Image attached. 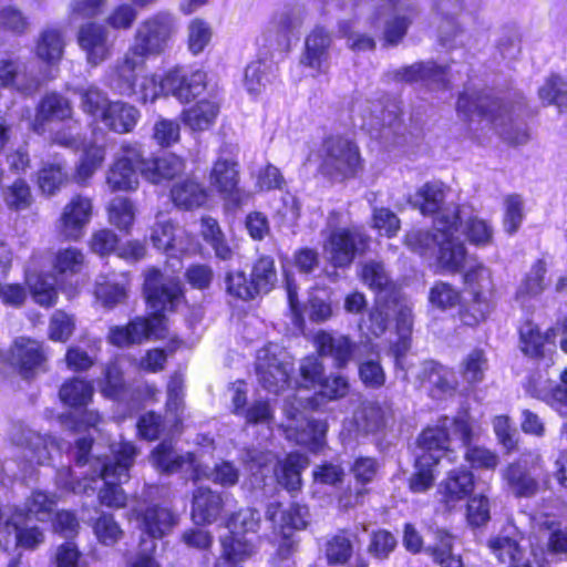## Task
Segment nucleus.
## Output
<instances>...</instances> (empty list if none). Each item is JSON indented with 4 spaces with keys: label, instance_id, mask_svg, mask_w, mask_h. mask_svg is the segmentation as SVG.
Returning <instances> with one entry per match:
<instances>
[{
    "label": "nucleus",
    "instance_id": "f257e3e1",
    "mask_svg": "<svg viewBox=\"0 0 567 567\" xmlns=\"http://www.w3.org/2000/svg\"><path fill=\"white\" fill-rule=\"evenodd\" d=\"M477 425L468 413H460L454 419L443 417L435 426L426 427L419 437L421 453L415 462V473L410 480V487L415 493L429 489L435 480L434 467L442 457L454 462L451 449L452 437H458L467 445L465 460L476 470H495L499 457L494 451L480 445H470L476 435Z\"/></svg>",
    "mask_w": 567,
    "mask_h": 567
},
{
    "label": "nucleus",
    "instance_id": "f03ea898",
    "mask_svg": "<svg viewBox=\"0 0 567 567\" xmlns=\"http://www.w3.org/2000/svg\"><path fill=\"white\" fill-rule=\"evenodd\" d=\"M91 446V439L82 437L76 441L74 455L76 467L89 466V470L80 472L79 474L83 477L76 481H74V473L70 470L60 471L56 477L58 486L75 494H89L90 491L95 489L91 484L103 481V486L97 494L100 504L110 508L124 507L127 498L121 484L130 478V468L134 464L137 449L131 442H121L111 445L110 457L91 460L87 457Z\"/></svg>",
    "mask_w": 567,
    "mask_h": 567
},
{
    "label": "nucleus",
    "instance_id": "7ed1b4c3",
    "mask_svg": "<svg viewBox=\"0 0 567 567\" xmlns=\"http://www.w3.org/2000/svg\"><path fill=\"white\" fill-rule=\"evenodd\" d=\"M446 188L442 183L423 185L415 195V202L423 215L436 214L434 233L412 229L404 237V245L413 252L426 257L437 247V265L444 270L455 272L466 258V248L453 240V230L461 219L460 209L444 206Z\"/></svg>",
    "mask_w": 567,
    "mask_h": 567
},
{
    "label": "nucleus",
    "instance_id": "20e7f679",
    "mask_svg": "<svg viewBox=\"0 0 567 567\" xmlns=\"http://www.w3.org/2000/svg\"><path fill=\"white\" fill-rule=\"evenodd\" d=\"M144 293L154 315L150 318L137 317L127 326L112 327L107 337L112 344L128 347L147 339H164L168 336L166 319L159 312L173 310L178 305L182 299L181 281L152 268L145 272Z\"/></svg>",
    "mask_w": 567,
    "mask_h": 567
},
{
    "label": "nucleus",
    "instance_id": "39448f33",
    "mask_svg": "<svg viewBox=\"0 0 567 567\" xmlns=\"http://www.w3.org/2000/svg\"><path fill=\"white\" fill-rule=\"evenodd\" d=\"M392 313L396 321L398 341L392 344L391 351L395 359V365L408 372L404 365V355L410 349L412 333V309L403 300L393 298L388 300L385 296H378L374 308L369 312L367 320L359 324L360 332L370 341V336L380 337L386 330L389 316Z\"/></svg>",
    "mask_w": 567,
    "mask_h": 567
},
{
    "label": "nucleus",
    "instance_id": "423d86ee",
    "mask_svg": "<svg viewBox=\"0 0 567 567\" xmlns=\"http://www.w3.org/2000/svg\"><path fill=\"white\" fill-rule=\"evenodd\" d=\"M177 32L176 18L159 11L143 19L133 34V42L120 59L126 68L145 65L148 58L163 54Z\"/></svg>",
    "mask_w": 567,
    "mask_h": 567
},
{
    "label": "nucleus",
    "instance_id": "0eeeda50",
    "mask_svg": "<svg viewBox=\"0 0 567 567\" xmlns=\"http://www.w3.org/2000/svg\"><path fill=\"white\" fill-rule=\"evenodd\" d=\"M64 47L63 35L58 29L43 30L35 44L37 56L48 65L41 80H29L27 74L21 72L20 65L2 60V87L12 85L23 94L35 92L42 81L54 79L58 75V64L63 56Z\"/></svg>",
    "mask_w": 567,
    "mask_h": 567
},
{
    "label": "nucleus",
    "instance_id": "6e6552de",
    "mask_svg": "<svg viewBox=\"0 0 567 567\" xmlns=\"http://www.w3.org/2000/svg\"><path fill=\"white\" fill-rule=\"evenodd\" d=\"M456 111L460 116L467 120L487 118L494 124L501 136L511 144L520 145L529 138L526 127L516 122L509 109L497 99L463 93L457 100Z\"/></svg>",
    "mask_w": 567,
    "mask_h": 567
},
{
    "label": "nucleus",
    "instance_id": "1a4fd4ad",
    "mask_svg": "<svg viewBox=\"0 0 567 567\" xmlns=\"http://www.w3.org/2000/svg\"><path fill=\"white\" fill-rule=\"evenodd\" d=\"M145 65L126 68L125 61L117 60L106 74V84L114 92L135 97L140 103H154L159 96L167 95L164 86V75L155 73L138 75L137 70Z\"/></svg>",
    "mask_w": 567,
    "mask_h": 567
},
{
    "label": "nucleus",
    "instance_id": "9d476101",
    "mask_svg": "<svg viewBox=\"0 0 567 567\" xmlns=\"http://www.w3.org/2000/svg\"><path fill=\"white\" fill-rule=\"evenodd\" d=\"M467 291L472 301L462 313V321L466 326H476L487 319L494 308V281L491 270L483 264H477L464 275Z\"/></svg>",
    "mask_w": 567,
    "mask_h": 567
},
{
    "label": "nucleus",
    "instance_id": "9b49d317",
    "mask_svg": "<svg viewBox=\"0 0 567 567\" xmlns=\"http://www.w3.org/2000/svg\"><path fill=\"white\" fill-rule=\"evenodd\" d=\"M143 164L142 146L138 143L123 142L106 172L107 188L112 193L136 190L140 185L137 168L142 173Z\"/></svg>",
    "mask_w": 567,
    "mask_h": 567
},
{
    "label": "nucleus",
    "instance_id": "f8f14e48",
    "mask_svg": "<svg viewBox=\"0 0 567 567\" xmlns=\"http://www.w3.org/2000/svg\"><path fill=\"white\" fill-rule=\"evenodd\" d=\"M293 362L277 344H269L257 352L256 374L259 383L269 392L280 393L291 384Z\"/></svg>",
    "mask_w": 567,
    "mask_h": 567
},
{
    "label": "nucleus",
    "instance_id": "ddd939ff",
    "mask_svg": "<svg viewBox=\"0 0 567 567\" xmlns=\"http://www.w3.org/2000/svg\"><path fill=\"white\" fill-rule=\"evenodd\" d=\"M322 169L334 178L354 177L362 169L358 146L343 136H330L323 143Z\"/></svg>",
    "mask_w": 567,
    "mask_h": 567
},
{
    "label": "nucleus",
    "instance_id": "4468645a",
    "mask_svg": "<svg viewBox=\"0 0 567 567\" xmlns=\"http://www.w3.org/2000/svg\"><path fill=\"white\" fill-rule=\"evenodd\" d=\"M266 517L271 522L274 532L281 535L282 539L278 547V555L280 558L287 559L296 550L298 543L292 537V532L303 529L307 526L308 509L298 504L282 507L281 504L274 503L268 505Z\"/></svg>",
    "mask_w": 567,
    "mask_h": 567
},
{
    "label": "nucleus",
    "instance_id": "2eb2a0df",
    "mask_svg": "<svg viewBox=\"0 0 567 567\" xmlns=\"http://www.w3.org/2000/svg\"><path fill=\"white\" fill-rule=\"evenodd\" d=\"M315 346L321 357L331 358L338 369L346 368L353 358H361L363 352L377 353V344L371 341L353 342L348 336L319 331L315 336Z\"/></svg>",
    "mask_w": 567,
    "mask_h": 567
},
{
    "label": "nucleus",
    "instance_id": "dca6fc26",
    "mask_svg": "<svg viewBox=\"0 0 567 567\" xmlns=\"http://www.w3.org/2000/svg\"><path fill=\"white\" fill-rule=\"evenodd\" d=\"M238 164L233 158L220 155L213 165L209 183L231 207H239L249 198V194L238 187Z\"/></svg>",
    "mask_w": 567,
    "mask_h": 567
},
{
    "label": "nucleus",
    "instance_id": "f3484780",
    "mask_svg": "<svg viewBox=\"0 0 567 567\" xmlns=\"http://www.w3.org/2000/svg\"><path fill=\"white\" fill-rule=\"evenodd\" d=\"M306 16V8L299 3L287 4L275 11L262 32L265 43L276 48L286 47L290 33L302 25Z\"/></svg>",
    "mask_w": 567,
    "mask_h": 567
},
{
    "label": "nucleus",
    "instance_id": "a211bd4d",
    "mask_svg": "<svg viewBox=\"0 0 567 567\" xmlns=\"http://www.w3.org/2000/svg\"><path fill=\"white\" fill-rule=\"evenodd\" d=\"M540 463L539 455H535L529 465L526 457L522 456L516 462L509 463L501 471L505 488L515 497H533L539 491V482L533 475Z\"/></svg>",
    "mask_w": 567,
    "mask_h": 567
},
{
    "label": "nucleus",
    "instance_id": "6ab92c4d",
    "mask_svg": "<svg viewBox=\"0 0 567 567\" xmlns=\"http://www.w3.org/2000/svg\"><path fill=\"white\" fill-rule=\"evenodd\" d=\"M365 245L367 239L358 228H340L331 231L323 250L333 266L343 267L350 265Z\"/></svg>",
    "mask_w": 567,
    "mask_h": 567
},
{
    "label": "nucleus",
    "instance_id": "aec40b11",
    "mask_svg": "<svg viewBox=\"0 0 567 567\" xmlns=\"http://www.w3.org/2000/svg\"><path fill=\"white\" fill-rule=\"evenodd\" d=\"M164 86L167 95L182 103H188L200 95L206 89V73L185 66H175L164 74Z\"/></svg>",
    "mask_w": 567,
    "mask_h": 567
},
{
    "label": "nucleus",
    "instance_id": "412c9836",
    "mask_svg": "<svg viewBox=\"0 0 567 567\" xmlns=\"http://www.w3.org/2000/svg\"><path fill=\"white\" fill-rule=\"evenodd\" d=\"M93 203L82 195L73 196L63 207L58 221L61 236L69 240H79L85 234L91 221Z\"/></svg>",
    "mask_w": 567,
    "mask_h": 567
},
{
    "label": "nucleus",
    "instance_id": "4be33fe9",
    "mask_svg": "<svg viewBox=\"0 0 567 567\" xmlns=\"http://www.w3.org/2000/svg\"><path fill=\"white\" fill-rule=\"evenodd\" d=\"M78 42L84 51L89 64L96 66L107 60L113 51L105 27L90 22L83 24L78 33Z\"/></svg>",
    "mask_w": 567,
    "mask_h": 567
},
{
    "label": "nucleus",
    "instance_id": "5701e85b",
    "mask_svg": "<svg viewBox=\"0 0 567 567\" xmlns=\"http://www.w3.org/2000/svg\"><path fill=\"white\" fill-rule=\"evenodd\" d=\"M530 547L532 554L537 558V548L540 554H544L543 547L539 542L546 538V547L550 554H566L567 553V528H554V522L549 520L547 516H530Z\"/></svg>",
    "mask_w": 567,
    "mask_h": 567
},
{
    "label": "nucleus",
    "instance_id": "b1692460",
    "mask_svg": "<svg viewBox=\"0 0 567 567\" xmlns=\"http://www.w3.org/2000/svg\"><path fill=\"white\" fill-rule=\"evenodd\" d=\"M151 464L162 473H175L177 471L190 472L192 476H199V464L192 453H179L171 441L159 443L150 455Z\"/></svg>",
    "mask_w": 567,
    "mask_h": 567
},
{
    "label": "nucleus",
    "instance_id": "393cba45",
    "mask_svg": "<svg viewBox=\"0 0 567 567\" xmlns=\"http://www.w3.org/2000/svg\"><path fill=\"white\" fill-rule=\"evenodd\" d=\"M474 486V475L471 471L466 468L452 470L439 484L440 503L445 509L452 511L472 494Z\"/></svg>",
    "mask_w": 567,
    "mask_h": 567
},
{
    "label": "nucleus",
    "instance_id": "a878e982",
    "mask_svg": "<svg viewBox=\"0 0 567 567\" xmlns=\"http://www.w3.org/2000/svg\"><path fill=\"white\" fill-rule=\"evenodd\" d=\"M331 37L323 28L313 29L305 41V50L300 62L310 69L312 74H323L329 70Z\"/></svg>",
    "mask_w": 567,
    "mask_h": 567
},
{
    "label": "nucleus",
    "instance_id": "bb28decb",
    "mask_svg": "<svg viewBox=\"0 0 567 567\" xmlns=\"http://www.w3.org/2000/svg\"><path fill=\"white\" fill-rule=\"evenodd\" d=\"M518 534L517 528L509 525L488 540V547L501 564L509 567H533L518 544Z\"/></svg>",
    "mask_w": 567,
    "mask_h": 567
},
{
    "label": "nucleus",
    "instance_id": "cd10ccee",
    "mask_svg": "<svg viewBox=\"0 0 567 567\" xmlns=\"http://www.w3.org/2000/svg\"><path fill=\"white\" fill-rule=\"evenodd\" d=\"M292 420L285 425L286 436L297 444L306 445L311 452L317 453L322 450L326 443L327 423L322 421L297 419L290 415Z\"/></svg>",
    "mask_w": 567,
    "mask_h": 567
},
{
    "label": "nucleus",
    "instance_id": "c85d7f7f",
    "mask_svg": "<svg viewBox=\"0 0 567 567\" xmlns=\"http://www.w3.org/2000/svg\"><path fill=\"white\" fill-rule=\"evenodd\" d=\"M561 384L553 385L542 375L530 377L525 384L526 392L550 405L560 415H567V368L560 375Z\"/></svg>",
    "mask_w": 567,
    "mask_h": 567
},
{
    "label": "nucleus",
    "instance_id": "c756f323",
    "mask_svg": "<svg viewBox=\"0 0 567 567\" xmlns=\"http://www.w3.org/2000/svg\"><path fill=\"white\" fill-rule=\"evenodd\" d=\"M390 8L384 16L383 37L386 43L396 44L416 16L414 6L408 0H389Z\"/></svg>",
    "mask_w": 567,
    "mask_h": 567
},
{
    "label": "nucleus",
    "instance_id": "7c9ffc66",
    "mask_svg": "<svg viewBox=\"0 0 567 567\" xmlns=\"http://www.w3.org/2000/svg\"><path fill=\"white\" fill-rule=\"evenodd\" d=\"M128 518L136 519L141 530L154 539L171 533L178 523V517L172 511L159 506L148 507L144 513L132 509Z\"/></svg>",
    "mask_w": 567,
    "mask_h": 567
},
{
    "label": "nucleus",
    "instance_id": "2f4dec72",
    "mask_svg": "<svg viewBox=\"0 0 567 567\" xmlns=\"http://www.w3.org/2000/svg\"><path fill=\"white\" fill-rule=\"evenodd\" d=\"M229 499L228 495L198 487L193 495L192 519L197 525L210 524L217 519Z\"/></svg>",
    "mask_w": 567,
    "mask_h": 567
},
{
    "label": "nucleus",
    "instance_id": "473e14b6",
    "mask_svg": "<svg viewBox=\"0 0 567 567\" xmlns=\"http://www.w3.org/2000/svg\"><path fill=\"white\" fill-rule=\"evenodd\" d=\"M395 79L401 82H423L429 86L444 87L447 81L446 70L434 62L414 63L395 71Z\"/></svg>",
    "mask_w": 567,
    "mask_h": 567
},
{
    "label": "nucleus",
    "instance_id": "72a5a7b5",
    "mask_svg": "<svg viewBox=\"0 0 567 567\" xmlns=\"http://www.w3.org/2000/svg\"><path fill=\"white\" fill-rule=\"evenodd\" d=\"M29 519L30 517L24 516V513L20 511L8 519L6 526L2 527V534L6 533L8 536L13 534L16 547L34 549L44 540L43 533L37 526H30Z\"/></svg>",
    "mask_w": 567,
    "mask_h": 567
},
{
    "label": "nucleus",
    "instance_id": "f704fd0d",
    "mask_svg": "<svg viewBox=\"0 0 567 567\" xmlns=\"http://www.w3.org/2000/svg\"><path fill=\"white\" fill-rule=\"evenodd\" d=\"M417 375H423L422 382L427 384L432 396L452 393L456 388L454 372L434 361H426L421 364Z\"/></svg>",
    "mask_w": 567,
    "mask_h": 567
},
{
    "label": "nucleus",
    "instance_id": "c9c22d12",
    "mask_svg": "<svg viewBox=\"0 0 567 567\" xmlns=\"http://www.w3.org/2000/svg\"><path fill=\"white\" fill-rule=\"evenodd\" d=\"M461 219L456 223V229L453 230V240L456 244H464L458 240V238L455 236V234L458 231V226H462L463 234L465 235L467 241L471 245H474L476 247H486L493 244L494 239V228L492 224L483 219L478 216H470L468 218L464 219L465 212L464 209H460Z\"/></svg>",
    "mask_w": 567,
    "mask_h": 567
},
{
    "label": "nucleus",
    "instance_id": "e433bc0d",
    "mask_svg": "<svg viewBox=\"0 0 567 567\" xmlns=\"http://www.w3.org/2000/svg\"><path fill=\"white\" fill-rule=\"evenodd\" d=\"M184 169V159L169 153L154 159L144 158L142 176L153 184H158L164 179L174 178L183 173Z\"/></svg>",
    "mask_w": 567,
    "mask_h": 567
},
{
    "label": "nucleus",
    "instance_id": "4c0bfd02",
    "mask_svg": "<svg viewBox=\"0 0 567 567\" xmlns=\"http://www.w3.org/2000/svg\"><path fill=\"white\" fill-rule=\"evenodd\" d=\"M71 115L72 106L65 97L56 93L48 94L38 107L33 130L42 134L47 121H64L71 118Z\"/></svg>",
    "mask_w": 567,
    "mask_h": 567
},
{
    "label": "nucleus",
    "instance_id": "58836bf2",
    "mask_svg": "<svg viewBox=\"0 0 567 567\" xmlns=\"http://www.w3.org/2000/svg\"><path fill=\"white\" fill-rule=\"evenodd\" d=\"M140 116V111L135 106L126 102L113 101L111 105H109L101 123L115 133L124 134L135 127Z\"/></svg>",
    "mask_w": 567,
    "mask_h": 567
},
{
    "label": "nucleus",
    "instance_id": "ea45409f",
    "mask_svg": "<svg viewBox=\"0 0 567 567\" xmlns=\"http://www.w3.org/2000/svg\"><path fill=\"white\" fill-rule=\"evenodd\" d=\"M555 337L556 332L554 329L542 332L535 323L527 321L519 329L520 350L532 358L542 357L547 347L554 346Z\"/></svg>",
    "mask_w": 567,
    "mask_h": 567
},
{
    "label": "nucleus",
    "instance_id": "a19ab883",
    "mask_svg": "<svg viewBox=\"0 0 567 567\" xmlns=\"http://www.w3.org/2000/svg\"><path fill=\"white\" fill-rule=\"evenodd\" d=\"M11 360L14 364L19 365L23 375L28 377V373L44 362L45 355L40 342L19 338L14 341V346L11 350Z\"/></svg>",
    "mask_w": 567,
    "mask_h": 567
},
{
    "label": "nucleus",
    "instance_id": "79ce46f5",
    "mask_svg": "<svg viewBox=\"0 0 567 567\" xmlns=\"http://www.w3.org/2000/svg\"><path fill=\"white\" fill-rule=\"evenodd\" d=\"M23 441L18 444H25L24 457L30 463L44 464L50 457L52 451H62L63 447L54 439L45 437L31 430H23Z\"/></svg>",
    "mask_w": 567,
    "mask_h": 567
},
{
    "label": "nucleus",
    "instance_id": "37998d69",
    "mask_svg": "<svg viewBox=\"0 0 567 567\" xmlns=\"http://www.w3.org/2000/svg\"><path fill=\"white\" fill-rule=\"evenodd\" d=\"M218 113V104L210 99H204L185 109L182 113V121L192 131L203 132L214 125Z\"/></svg>",
    "mask_w": 567,
    "mask_h": 567
},
{
    "label": "nucleus",
    "instance_id": "c03bdc74",
    "mask_svg": "<svg viewBox=\"0 0 567 567\" xmlns=\"http://www.w3.org/2000/svg\"><path fill=\"white\" fill-rule=\"evenodd\" d=\"M84 265V255L82 251L74 247L60 249L54 258V270L58 274V278L61 280V289L69 297H72L74 292L65 286V278L69 276L76 275L81 271Z\"/></svg>",
    "mask_w": 567,
    "mask_h": 567
},
{
    "label": "nucleus",
    "instance_id": "a18cd8bd",
    "mask_svg": "<svg viewBox=\"0 0 567 567\" xmlns=\"http://www.w3.org/2000/svg\"><path fill=\"white\" fill-rule=\"evenodd\" d=\"M275 470L279 484L293 492L301 486V471L308 466V458L299 453H290Z\"/></svg>",
    "mask_w": 567,
    "mask_h": 567
},
{
    "label": "nucleus",
    "instance_id": "49530a36",
    "mask_svg": "<svg viewBox=\"0 0 567 567\" xmlns=\"http://www.w3.org/2000/svg\"><path fill=\"white\" fill-rule=\"evenodd\" d=\"M127 284L128 280L124 276L120 280L101 276L95 287L96 299L104 307L113 308L126 299Z\"/></svg>",
    "mask_w": 567,
    "mask_h": 567
},
{
    "label": "nucleus",
    "instance_id": "de8ad7c7",
    "mask_svg": "<svg viewBox=\"0 0 567 567\" xmlns=\"http://www.w3.org/2000/svg\"><path fill=\"white\" fill-rule=\"evenodd\" d=\"M172 199L176 206L192 209L206 203L207 192L199 183L187 179L173 187Z\"/></svg>",
    "mask_w": 567,
    "mask_h": 567
},
{
    "label": "nucleus",
    "instance_id": "09e8293b",
    "mask_svg": "<svg viewBox=\"0 0 567 567\" xmlns=\"http://www.w3.org/2000/svg\"><path fill=\"white\" fill-rule=\"evenodd\" d=\"M75 92L80 95L83 112L94 121L101 122L109 105L113 102L109 100L107 94L95 85L79 87Z\"/></svg>",
    "mask_w": 567,
    "mask_h": 567
},
{
    "label": "nucleus",
    "instance_id": "8fccbe9b",
    "mask_svg": "<svg viewBox=\"0 0 567 567\" xmlns=\"http://www.w3.org/2000/svg\"><path fill=\"white\" fill-rule=\"evenodd\" d=\"M435 544L425 549L433 560L440 567H463L461 556L453 553V536L444 530H439L435 534Z\"/></svg>",
    "mask_w": 567,
    "mask_h": 567
},
{
    "label": "nucleus",
    "instance_id": "3c124183",
    "mask_svg": "<svg viewBox=\"0 0 567 567\" xmlns=\"http://www.w3.org/2000/svg\"><path fill=\"white\" fill-rule=\"evenodd\" d=\"M28 284L34 301L42 307H51L58 300L55 286H61V280L50 274L28 277Z\"/></svg>",
    "mask_w": 567,
    "mask_h": 567
},
{
    "label": "nucleus",
    "instance_id": "603ef678",
    "mask_svg": "<svg viewBox=\"0 0 567 567\" xmlns=\"http://www.w3.org/2000/svg\"><path fill=\"white\" fill-rule=\"evenodd\" d=\"M111 225L118 230L128 233L135 220V206L133 202L123 196L114 197L106 207Z\"/></svg>",
    "mask_w": 567,
    "mask_h": 567
},
{
    "label": "nucleus",
    "instance_id": "864d4df0",
    "mask_svg": "<svg viewBox=\"0 0 567 567\" xmlns=\"http://www.w3.org/2000/svg\"><path fill=\"white\" fill-rule=\"evenodd\" d=\"M546 271L545 262L543 260H537L520 281L516 291V299L524 303L528 299L540 295L546 287L544 281Z\"/></svg>",
    "mask_w": 567,
    "mask_h": 567
},
{
    "label": "nucleus",
    "instance_id": "5fc2aeb1",
    "mask_svg": "<svg viewBox=\"0 0 567 567\" xmlns=\"http://www.w3.org/2000/svg\"><path fill=\"white\" fill-rule=\"evenodd\" d=\"M177 229L169 220H164L162 217H157V221L152 228L151 241L154 247L158 250L169 251L176 249L184 251L185 247L176 235Z\"/></svg>",
    "mask_w": 567,
    "mask_h": 567
},
{
    "label": "nucleus",
    "instance_id": "6e6d98bb",
    "mask_svg": "<svg viewBox=\"0 0 567 567\" xmlns=\"http://www.w3.org/2000/svg\"><path fill=\"white\" fill-rule=\"evenodd\" d=\"M69 178L65 164L48 163L40 169L38 174V185L42 193L54 195L66 184Z\"/></svg>",
    "mask_w": 567,
    "mask_h": 567
},
{
    "label": "nucleus",
    "instance_id": "4d7b16f0",
    "mask_svg": "<svg viewBox=\"0 0 567 567\" xmlns=\"http://www.w3.org/2000/svg\"><path fill=\"white\" fill-rule=\"evenodd\" d=\"M250 280L256 288L257 295L269 292L277 282L274 259L268 256L260 257L252 267Z\"/></svg>",
    "mask_w": 567,
    "mask_h": 567
},
{
    "label": "nucleus",
    "instance_id": "13d9d810",
    "mask_svg": "<svg viewBox=\"0 0 567 567\" xmlns=\"http://www.w3.org/2000/svg\"><path fill=\"white\" fill-rule=\"evenodd\" d=\"M92 529L99 543L104 546H113L124 535L114 516L104 512H101L97 518L92 522Z\"/></svg>",
    "mask_w": 567,
    "mask_h": 567
},
{
    "label": "nucleus",
    "instance_id": "bf43d9fd",
    "mask_svg": "<svg viewBox=\"0 0 567 567\" xmlns=\"http://www.w3.org/2000/svg\"><path fill=\"white\" fill-rule=\"evenodd\" d=\"M200 231L203 238L212 246L218 258L227 260L231 257L233 251L216 219L203 217Z\"/></svg>",
    "mask_w": 567,
    "mask_h": 567
},
{
    "label": "nucleus",
    "instance_id": "052dcab7",
    "mask_svg": "<svg viewBox=\"0 0 567 567\" xmlns=\"http://www.w3.org/2000/svg\"><path fill=\"white\" fill-rule=\"evenodd\" d=\"M359 361V375L364 385L369 388H380L385 382V373L379 361V349L375 354L363 352Z\"/></svg>",
    "mask_w": 567,
    "mask_h": 567
},
{
    "label": "nucleus",
    "instance_id": "680f3d73",
    "mask_svg": "<svg viewBox=\"0 0 567 567\" xmlns=\"http://www.w3.org/2000/svg\"><path fill=\"white\" fill-rule=\"evenodd\" d=\"M93 396L91 383L81 379H73L65 382L60 389L61 400L71 406L86 405Z\"/></svg>",
    "mask_w": 567,
    "mask_h": 567
},
{
    "label": "nucleus",
    "instance_id": "e2e57ef3",
    "mask_svg": "<svg viewBox=\"0 0 567 567\" xmlns=\"http://www.w3.org/2000/svg\"><path fill=\"white\" fill-rule=\"evenodd\" d=\"M210 24L202 19H193L187 27V47L193 55L202 53L213 39Z\"/></svg>",
    "mask_w": 567,
    "mask_h": 567
},
{
    "label": "nucleus",
    "instance_id": "0e129e2a",
    "mask_svg": "<svg viewBox=\"0 0 567 567\" xmlns=\"http://www.w3.org/2000/svg\"><path fill=\"white\" fill-rule=\"evenodd\" d=\"M105 159V148L102 145L92 144L84 150V153L76 166L75 178L82 183L93 176Z\"/></svg>",
    "mask_w": 567,
    "mask_h": 567
},
{
    "label": "nucleus",
    "instance_id": "69168bd1",
    "mask_svg": "<svg viewBox=\"0 0 567 567\" xmlns=\"http://www.w3.org/2000/svg\"><path fill=\"white\" fill-rule=\"evenodd\" d=\"M487 368V359L484 352L476 349L464 358L461 374L468 384H476L483 381Z\"/></svg>",
    "mask_w": 567,
    "mask_h": 567
},
{
    "label": "nucleus",
    "instance_id": "338daca9",
    "mask_svg": "<svg viewBox=\"0 0 567 567\" xmlns=\"http://www.w3.org/2000/svg\"><path fill=\"white\" fill-rule=\"evenodd\" d=\"M271 65L267 61H252L245 70L244 85L248 93L258 94L269 82Z\"/></svg>",
    "mask_w": 567,
    "mask_h": 567
},
{
    "label": "nucleus",
    "instance_id": "774afa93",
    "mask_svg": "<svg viewBox=\"0 0 567 567\" xmlns=\"http://www.w3.org/2000/svg\"><path fill=\"white\" fill-rule=\"evenodd\" d=\"M355 422L359 430L373 433L385 426V413L380 405L368 403L355 414Z\"/></svg>",
    "mask_w": 567,
    "mask_h": 567
}]
</instances>
